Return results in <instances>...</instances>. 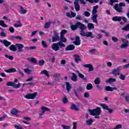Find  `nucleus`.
<instances>
[{
    "instance_id": "nucleus-1",
    "label": "nucleus",
    "mask_w": 129,
    "mask_h": 129,
    "mask_svg": "<svg viewBox=\"0 0 129 129\" xmlns=\"http://www.w3.org/2000/svg\"><path fill=\"white\" fill-rule=\"evenodd\" d=\"M59 40V41L57 43H53L51 46L52 50L55 52L59 51L60 49H62V48H63L66 46L64 43H67V38H66L64 36H60Z\"/></svg>"
},
{
    "instance_id": "nucleus-2",
    "label": "nucleus",
    "mask_w": 129,
    "mask_h": 129,
    "mask_svg": "<svg viewBox=\"0 0 129 129\" xmlns=\"http://www.w3.org/2000/svg\"><path fill=\"white\" fill-rule=\"evenodd\" d=\"M97 9H98V5H96L93 7L92 10L93 16L92 17L93 23H95L96 25H98V21H97V17H98V16L96 14L97 13Z\"/></svg>"
},
{
    "instance_id": "nucleus-3",
    "label": "nucleus",
    "mask_w": 129,
    "mask_h": 129,
    "mask_svg": "<svg viewBox=\"0 0 129 129\" xmlns=\"http://www.w3.org/2000/svg\"><path fill=\"white\" fill-rule=\"evenodd\" d=\"M89 111L91 115H92L93 116H97L98 115H100L101 113V109L99 107H97L96 109H89Z\"/></svg>"
},
{
    "instance_id": "nucleus-4",
    "label": "nucleus",
    "mask_w": 129,
    "mask_h": 129,
    "mask_svg": "<svg viewBox=\"0 0 129 129\" xmlns=\"http://www.w3.org/2000/svg\"><path fill=\"white\" fill-rule=\"evenodd\" d=\"M122 7H125V4L122 2H120L119 4H115L114 7V10L117 12V13H123V10L122 9Z\"/></svg>"
},
{
    "instance_id": "nucleus-5",
    "label": "nucleus",
    "mask_w": 129,
    "mask_h": 129,
    "mask_svg": "<svg viewBox=\"0 0 129 129\" xmlns=\"http://www.w3.org/2000/svg\"><path fill=\"white\" fill-rule=\"evenodd\" d=\"M121 20H122V21H123V22L125 23L127 22V19H126V18L123 16H114L112 18V20L113 22H121Z\"/></svg>"
},
{
    "instance_id": "nucleus-6",
    "label": "nucleus",
    "mask_w": 129,
    "mask_h": 129,
    "mask_svg": "<svg viewBox=\"0 0 129 129\" xmlns=\"http://www.w3.org/2000/svg\"><path fill=\"white\" fill-rule=\"evenodd\" d=\"M60 40V37H59V33L56 31H53V36L52 38V42L54 43V42H58Z\"/></svg>"
},
{
    "instance_id": "nucleus-7",
    "label": "nucleus",
    "mask_w": 129,
    "mask_h": 129,
    "mask_svg": "<svg viewBox=\"0 0 129 129\" xmlns=\"http://www.w3.org/2000/svg\"><path fill=\"white\" fill-rule=\"evenodd\" d=\"M37 96V93H29L25 96L26 99H35Z\"/></svg>"
},
{
    "instance_id": "nucleus-8",
    "label": "nucleus",
    "mask_w": 129,
    "mask_h": 129,
    "mask_svg": "<svg viewBox=\"0 0 129 129\" xmlns=\"http://www.w3.org/2000/svg\"><path fill=\"white\" fill-rule=\"evenodd\" d=\"M79 29L80 30H81L80 35H81V36H82L83 37H84L85 36V34H86L85 32H84V29H86V28L85 27V25L82 23V24H81V26L79 27Z\"/></svg>"
},
{
    "instance_id": "nucleus-9",
    "label": "nucleus",
    "mask_w": 129,
    "mask_h": 129,
    "mask_svg": "<svg viewBox=\"0 0 129 129\" xmlns=\"http://www.w3.org/2000/svg\"><path fill=\"white\" fill-rule=\"evenodd\" d=\"M82 24V23H81L80 22H78L76 23V25H71V29L72 31H76L78 28H80Z\"/></svg>"
},
{
    "instance_id": "nucleus-10",
    "label": "nucleus",
    "mask_w": 129,
    "mask_h": 129,
    "mask_svg": "<svg viewBox=\"0 0 129 129\" xmlns=\"http://www.w3.org/2000/svg\"><path fill=\"white\" fill-rule=\"evenodd\" d=\"M112 74L115 76H119L120 75V67H118L117 68L113 70L112 71Z\"/></svg>"
},
{
    "instance_id": "nucleus-11",
    "label": "nucleus",
    "mask_w": 129,
    "mask_h": 129,
    "mask_svg": "<svg viewBox=\"0 0 129 129\" xmlns=\"http://www.w3.org/2000/svg\"><path fill=\"white\" fill-rule=\"evenodd\" d=\"M75 6V9L76 12H79L80 11V5H79V0H75L74 2Z\"/></svg>"
},
{
    "instance_id": "nucleus-12",
    "label": "nucleus",
    "mask_w": 129,
    "mask_h": 129,
    "mask_svg": "<svg viewBox=\"0 0 129 129\" xmlns=\"http://www.w3.org/2000/svg\"><path fill=\"white\" fill-rule=\"evenodd\" d=\"M41 110H42V113L39 114V117L40 118H42V116L44 115V113H45V111H49L50 109L49 108L42 106L41 108Z\"/></svg>"
},
{
    "instance_id": "nucleus-13",
    "label": "nucleus",
    "mask_w": 129,
    "mask_h": 129,
    "mask_svg": "<svg viewBox=\"0 0 129 129\" xmlns=\"http://www.w3.org/2000/svg\"><path fill=\"white\" fill-rule=\"evenodd\" d=\"M0 43H2L5 46V47H9L10 45H12V42L7 40H2L0 39Z\"/></svg>"
},
{
    "instance_id": "nucleus-14",
    "label": "nucleus",
    "mask_w": 129,
    "mask_h": 129,
    "mask_svg": "<svg viewBox=\"0 0 129 129\" xmlns=\"http://www.w3.org/2000/svg\"><path fill=\"white\" fill-rule=\"evenodd\" d=\"M74 44L76 46H79L81 44V40H80V37L79 36H76L75 41H74Z\"/></svg>"
},
{
    "instance_id": "nucleus-15",
    "label": "nucleus",
    "mask_w": 129,
    "mask_h": 129,
    "mask_svg": "<svg viewBox=\"0 0 129 129\" xmlns=\"http://www.w3.org/2000/svg\"><path fill=\"white\" fill-rule=\"evenodd\" d=\"M73 57H75V61L78 63L80 62H82V59L80 58V56L78 54H74Z\"/></svg>"
},
{
    "instance_id": "nucleus-16",
    "label": "nucleus",
    "mask_w": 129,
    "mask_h": 129,
    "mask_svg": "<svg viewBox=\"0 0 129 129\" xmlns=\"http://www.w3.org/2000/svg\"><path fill=\"white\" fill-rule=\"evenodd\" d=\"M75 49V46L73 44H70L68 45L66 48V51H73V50Z\"/></svg>"
},
{
    "instance_id": "nucleus-17",
    "label": "nucleus",
    "mask_w": 129,
    "mask_h": 129,
    "mask_svg": "<svg viewBox=\"0 0 129 129\" xmlns=\"http://www.w3.org/2000/svg\"><path fill=\"white\" fill-rule=\"evenodd\" d=\"M16 46L18 48L19 52H23L24 51L23 48H24V46L22 44L17 43Z\"/></svg>"
},
{
    "instance_id": "nucleus-18",
    "label": "nucleus",
    "mask_w": 129,
    "mask_h": 129,
    "mask_svg": "<svg viewBox=\"0 0 129 129\" xmlns=\"http://www.w3.org/2000/svg\"><path fill=\"white\" fill-rule=\"evenodd\" d=\"M128 40H127L124 43H123V44H122L120 47V48H121V49H125L126 48H127V47H128Z\"/></svg>"
},
{
    "instance_id": "nucleus-19",
    "label": "nucleus",
    "mask_w": 129,
    "mask_h": 129,
    "mask_svg": "<svg viewBox=\"0 0 129 129\" xmlns=\"http://www.w3.org/2000/svg\"><path fill=\"white\" fill-rule=\"evenodd\" d=\"M116 89H117L116 88H112L110 86H105V90L106 91H113V90H116Z\"/></svg>"
},
{
    "instance_id": "nucleus-20",
    "label": "nucleus",
    "mask_w": 129,
    "mask_h": 129,
    "mask_svg": "<svg viewBox=\"0 0 129 129\" xmlns=\"http://www.w3.org/2000/svg\"><path fill=\"white\" fill-rule=\"evenodd\" d=\"M4 71L7 73H15V72H17V70L13 68L10 69L9 70H5Z\"/></svg>"
},
{
    "instance_id": "nucleus-21",
    "label": "nucleus",
    "mask_w": 129,
    "mask_h": 129,
    "mask_svg": "<svg viewBox=\"0 0 129 129\" xmlns=\"http://www.w3.org/2000/svg\"><path fill=\"white\" fill-rule=\"evenodd\" d=\"M77 72L80 78H81V79H83V80H84L85 81H86L87 80V78H86V77H85L83 74H81L80 72H79V71H77Z\"/></svg>"
},
{
    "instance_id": "nucleus-22",
    "label": "nucleus",
    "mask_w": 129,
    "mask_h": 129,
    "mask_svg": "<svg viewBox=\"0 0 129 129\" xmlns=\"http://www.w3.org/2000/svg\"><path fill=\"white\" fill-rule=\"evenodd\" d=\"M10 38L12 40H19L20 41H22L23 40V38L20 36H11Z\"/></svg>"
},
{
    "instance_id": "nucleus-23",
    "label": "nucleus",
    "mask_w": 129,
    "mask_h": 129,
    "mask_svg": "<svg viewBox=\"0 0 129 129\" xmlns=\"http://www.w3.org/2000/svg\"><path fill=\"white\" fill-rule=\"evenodd\" d=\"M72 75L71 80H72V81L74 82H76V81H77V75L74 73H72Z\"/></svg>"
},
{
    "instance_id": "nucleus-24",
    "label": "nucleus",
    "mask_w": 129,
    "mask_h": 129,
    "mask_svg": "<svg viewBox=\"0 0 129 129\" xmlns=\"http://www.w3.org/2000/svg\"><path fill=\"white\" fill-rule=\"evenodd\" d=\"M84 37H87V38L90 37L92 39H93V38H94V36L92 35V32H87V33H86Z\"/></svg>"
},
{
    "instance_id": "nucleus-25",
    "label": "nucleus",
    "mask_w": 129,
    "mask_h": 129,
    "mask_svg": "<svg viewBox=\"0 0 129 129\" xmlns=\"http://www.w3.org/2000/svg\"><path fill=\"white\" fill-rule=\"evenodd\" d=\"M71 109L72 110H76V111H78V110H79V108L75 104H72L71 107Z\"/></svg>"
},
{
    "instance_id": "nucleus-26",
    "label": "nucleus",
    "mask_w": 129,
    "mask_h": 129,
    "mask_svg": "<svg viewBox=\"0 0 129 129\" xmlns=\"http://www.w3.org/2000/svg\"><path fill=\"white\" fill-rule=\"evenodd\" d=\"M115 81H116V79L114 78H109L106 80V83H111L112 82H115Z\"/></svg>"
},
{
    "instance_id": "nucleus-27",
    "label": "nucleus",
    "mask_w": 129,
    "mask_h": 129,
    "mask_svg": "<svg viewBox=\"0 0 129 129\" xmlns=\"http://www.w3.org/2000/svg\"><path fill=\"white\" fill-rule=\"evenodd\" d=\"M28 61H30V62L34 63V64H37V63H38V62H37V59L34 57H30L28 58Z\"/></svg>"
},
{
    "instance_id": "nucleus-28",
    "label": "nucleus",
    "mask_w": 129,
    "mask_h": 129,
    "mask_svg": "<svg viewBox=\"0 0 129 129\" xmlns=\"http://www.w3.org/2000/svg\"><path fill=\"white\" fill-rule=\"evenodd\" d=\"M101 81V80L100 79V78L97 77L96 78L95 80H94V83L96 85H98L99 84H100V82Z\"/></svg>"
},
{
    "instance_id": "nucleus-29",
    "label": "nucleus",
    "mask_w": 129,
    "mask_h": 129,
    "mask_svg": "<svg viewBox=\"0 0 129 129\" xmlns=\"http://www.w3.org/2000/svg\"><path fill=\"white\" fill-rule=\"evenodd\" d=\"M87 27L89 30H94V24L93 23H88Z\"/></svg>"
},
{
    "instance_id": "nucleus-30",
    "label": "nucleus",
    "mask_w": 129,
    "mask_h": 129,
    "mask_svg": "<svg viewBox=\"0 0 129 129\" xmlns=\"http://www.w3.org/2000/svg\"><path fill=\"white\" fill-rule=\"evenodd\" d=\"M19 112L18 111V110H17L16 108H14L11 111V114L13 115H17L18 114V113Z\"/></svg>"
},
{
    "instance_id": "nucleus-31",
    "label": "nucleus",
    "mask_w": 129,
    "mask_h": 129,
    "mask_svg": "<svg viewBox=\"0 0 129 129\" xmlns=\"http://www.w3.org/2000/svg\"><path fill=\"white\" fill-rule=\"evenodd\" d=\"M9 49L11 51H13V52H15V51H17V48L14 44L10 45V46L9 47Z\"/></svg>"
},
{
    "instance_id": "nucleus-32",
    "label": "nucleus",
    "mask_w": 129,
    "mask_h": 129,
    "mask_svg": "<svg viewBox=\"0 0 129 129\" xmlns=\"http://www.w3.org/2000/svg\"><path fill=\"white\" fill-rule=\"evenodd\" d=\"M93 88V85L91 83H89L87 85L86 89L87 90H91Z\"/></svg>"
},
{
    "instance_id": "nucleus-33",
    "label": "nucleus",
    "mask_w": 129,
    "mask_h": 129,
    "mask_svg": "<svg viewBox=\"0 0 129 129\" xmlns=\"http://www.w3.org/2000/svg\"><path fill=\"white\" fill-rule=\"evenodd\" d=\"M41 44L43 47V48H48V44H47V42L44 40H42Z\"/></svg>"
},
{
    "instance_id": "nucleus-34",
    "label": "nucleus",
    "mask_w": 129,
    "mask_h": 129,
    "mask_svg": "<svg viewBox=\"0 0 129 129\" xmlns=\"http://www.w3.org/2000/svg\"><path fill=\"white\" fill-rule=\"evenodd\" d=\"M100 106L102 107L103 109H105V110L108 109V106L106 105L105 103L101 104Z\"/></svg>"
},
{
    "instance_id": "nucleus-35",
    "label": "nucleus",
    "mask_w": 129,
    "mask_h": 129,
    "mask_svg": "<svg viewBox=\"0 0 129 129\" xmlns=\"http://www.w3.org/2000/svg\"><path fill=\"white\" fill-rule=\"evenodd\" d=\"M41 73H42V74H44V75H45V76H46L47 77H49L50 76V75H49V73L46 70H44L41 71Z\"/></svg>"
},
{
    "instance_id": "nucleus-36",
    "label": "nucleus",
    "mask_w": 129,
    "mask_h": 129,
    "mask_svg": "<svg viewBox=\"0 0 129 129\" xmlns=\"http://www.w3.org/2000/svg\"><path fill=\"white\" fill-rule=\"evenodd\" d=\"M0 26L3 27V28H7L8 27V25L5 24V21H4V20H0Z\"/></svg>"
},
{
    "instance_id": "nucleus-37",
    "label": "nucleus",
    "mask_w": 129,
    "mask_h": 129,
    "mask_svg": "<svg viewBox=\"0 0 129 129\" xmlns=\"http://www.w3.org/2000/svg\"><path fill=\"white\" fill-rule=\"evenodd\" d=\"M51 26V22H46L44 26V29H49Z\"/></svg>"
},
{
    "instance_id": "nucleus-38",
    "label": "nucleus",
    "mask_w": 129,
    "mask_h": 129,
    "mask_svg": "<svg viewBox=\"0 0 129 129\" xmlns=\"http://www.w3.org/2000/svg\"><path fill=\"white\" fill-rule=\"evenodd\" d=\"M66 84L67 90L69 92L70 91V89L72 88L71 85L69 82L66 83Z\"/></svg>"
},
{
    "instance_id": "nucleus-39",
    "label": "nucleus",
    "mask_w": 129,
    "mask_h": 129,
    "mask_svg": "<svg viewBox=\"0 0 129 129\" xmlns=\"http://www.w3.org/2000/svg\"><path fill=\"white\" fill-rule=\"evenodd\" d=\"M86 124L88 125H91L92 124V122H93V120L91 118L86 121Z\"/></svg>"
},
{
    "instance_id": "nucleus-40",
    "label": "nucleus",
    "mask_w": 129,
    "mask_h": 129,
    "mask_svg": "<svg viewBox=\"0 0 129 129\" xmlns=\"http://www.w3.org/2000/svg\"><path fill=\"white\" fill-rule=\"evenodd\" d=\"M122 31H126V32H128L129 31V24H127L125 27L122 28Z\"/></svg>"
},
{
    "instance_id": "nucleus-41",
    "label": "nucleus",
    "mask_w": 129,
    "mask_h": 129,
    "mask_svg": "<svg viewBox=\"0 0 129 129\" xmlns=\"http://www.w3.org/2000/svg\"><path fill=\"white\" fill-rule=\"evenodd\" d=\"M113 3H118V0H110L109 5L110 6H113Z\"/></svg>"
},
{
    "instance_id": "nucleus-42",
    "label": "nucleus",
    "mask_w": 129,
    "mask_h": 129,
    "mask_svg": "<svg viewBox=\"0 0 129 129\" xmlns=\"http://www.w3.org/2000/svg\"><path fill=\"white\" fill-rule=\"evenodd\" d=\"M17 73L20 74V76H21V77H25V74L23 73V71H21V70H18Z\"/></svg>"
},
{
    "instance_id": "nucleus-43",
    "label": "nucleus",
    "mask_w": 129,
    "mask_h": 129,
    "mask_svg": "<svg viewBox=\"0 0 129 129\" xmlns=\"http://www.w3.org/2000/svg\"><path fill=\"white\" fill-rule=\"evenodd\" d=\"M44 63H45V60H44V59L40 60L38 61V64L39 66H43V65H44Z\"/></svg>"
},
{
    "instance_id": "nucleus-44",
    "label": "nucleus",
    "mask_w": 129,
    "mask_h": 129,
    "mask_svg": "<svg viewBox=\"0 0 129 129\" xmlns=\"http://www.w3.org/2000/svg\"><path fill=\"white\" fill-rule=\"evenodd\" d=\"M86 1L90 3V4H93V2H94L95 4H97V3L99 2V0H86Z\"/></svg>"
},
{
    "instance_id": "nucleus-45",
    "label": "nucleus",
    "mask_w": 129,
    "mask_h": 129,
    "mask_svg": "<svg viewBox=\"0 0 129 129\" xmlns=\"http://www.w3.org/2000/svg\"><path fill=\"white\" fill-rule=\"evenodd\" d=\"M7 86H13L14 87V85H15V83L13 82H9L6 84Z\"/></svg>"
},
{
    "instance_id": "nucleus-46",
    "label": "nucleus",
    "mask_w": 129,
    "mask_h": 129,
    "mask_svg": "<svg viewBox=\"0 0 129 129\" xmlns=\"http://www.w3.org/2000/svg\"><path fill=\"white\" fill-rule=\"evenodd\" d=\"M62 102L64 103V104H66L67 103H68V99L67 97H64L62 99Z\"/></svg>"
},
{
    "instance_id": "nucleus-47",
    "label": "nucleus",
    "mask_w": 129,
    "mask_h": 129,
    "mask_svg": "<svg viewBox=\"0 0 129 129\" xmlns=\"http://www.w3.org/2000/svg\"><path fill=\"white\" fill-rule=\"evenodd\" d=\"M67 33V30L63 29L60 32V36H64Z\"/></svg>"
},
{
    "instance_id": "nucleus-48",
    "label": "nucleus",
    "mask_w": 129,
    "mask_h": 129,
    "mask_svg": "<svg viewBox=\"0 0 129 129\" xmlns=\"http://www.w3.org/2000/svg\"><path fill=\"white\" fill-rule=\"evenodd\" d=\"M119 128H122V125L121 124H117L115 127H114L113 129H119Z\"/></svg>"
},
{
    "instance_id": "nucleus-49",
    "label": "nucleus",
    "mask_w": 129,
    "mask_h": 129,
    "mask_svg": "<svg viewBox=\"0 0 129 129\" xmlns=\"http://www.w3.org/2000/svg\"><path fill=\"white\" fill-rule=\"evenodd\" d=\"M21 11L22 12V14L25 15V14H27V10H25L24 9V7H21Z\"/></svg>"
},
{
    "instance_id": "nucleus-50",
    "label": "nucleus",
    "mask_w": 129,
    "mask_h": 129,
    "mask_svg": "<svg viewBox=\"0 0 129 129\" xmlns=\"http://www.w3.org/2000/svg\"><path fill=\"white\" fill-rule=\"evenodd\" d=\"M119 75L120 76L119 77V78H120L121 80H124V79H125V76L122 75V74H121Z\"/></svg>"
},
{
    "instance_id": "nucleus-51",
    "label": "nucleus",
    "mask_w": 129,
    "mask_h": 129,
    "mask_svg": "<svg viewBox=\"0 0 129 129\" xmlns=\"http://www.w3.org/2000/svg\"><path fill=\"white\" fill-rule=\"evenodd\" d=\"M24 72H25V73H27V74H30V73H31V71L28 68H26L24 69Z\"/></svg>"
},
{
    "instance_id": "nucleus-52",
    "label": "nucleus",
    "mask_w": 129,
    "mask_h": 129,
    "mask_svg": "<svg viewBox=\"0 0 129 129\" xmlns=\"http://www.w3.org/2000/svg\"><path fill=\"white\" fill-rule=\"evenodd\" d=\"M9 31L10 33L14 34V33H15V28H14L13 27H11L9 28Z\"/></svg>"
},
{
    "instance_id": "nucleus-53",
    "label": "nucleus",
    "mask_w": 129,
    "mask_h": 129,
    "mask_svg": "<svg viewBox=\"0 0 129 129\" xmlns=\"http://www.w3.org/2000/svg\"><path fill=\"white\" fill-rule=\"evenodd\" d=\"M6 58H8L10 59V60H14V56H9V55L6 54L5 55Z\"/></svg>"
},
{
    "instance_id": "nucleus-54",
    "label": "nucleus",
    "mask_w": 129,
    "mask_h": 129,
    "mask_svg": "<svg viewBox=\"0 0 129 129\" xmlns=\"http://www.w3.org/2000/svg\"><path fill=\"white\" fill-rule=\"evenodd\" d=\"M84 96L85 98H88V97H90V95L89 94V93L85 92L84 93Z\"/></svg>"
},
{
    "instance_id": "nucleus-55",
    "label": "nucleus",
    "mask_w": 129,
    "mask_h": 129,
    "mask_svg": "<svg viewBox=\"0 0 129 129\" xmlns=\"http://www.w3.org/2000/svg\"><path fill=\"white\" fill-rule=\"evenodd\" d=\"M61 126L63 129H70V126L66 125L64 124H62Z\"/></svg>"
},
{
    "instance_id": "nucleus-56",
    "label": "nucleus",
    "mask_w": 129,
    "mask_h": 129,
    "mask_svg": "<svg viewBox=\"0 0 129 129\" xmlns=\"http://www.w3.org/2000/svg\"><path fill=\"white\" fill-rule=\"evenodd\" d=\"M84 15L85 17H90V13H89L88 11H85L84 12Z\"/></svg>"
},
{
    "instance_id": "nucleus-57",
    "label": "nucleus",
    "mask_w": 129,
    "mask_h": 129,
    "mask_svg": "<svg viewBox=\"0 0 129 129\" xmlns=\"http://www.w3.org/2000/svg\"><path fill=\"white\" fill-rule=\"evenodd\" d=\"M14 127H15V128H17V129H24V128H23V127H22V126L18 125H15Z\"/></svg>"
},
{
    "instance_id": "nucleus-58",
    "label": "nucleus",
    "mask_w": 129,
    "mask_h": 129,
    "mask_svg": "<svg viewBox=\"0 0 129 129\" xmlns=\"http://www.w3.org/2000/svg\"><path fill=\"white\" fill-rule=\"evenodd\" d=\"M112 40L113 41V42H118V38L114 37V36H113L112 37Z\"/></svg>"
},
{
    "instance_id": "nucleus-59",
    "label": "nucleus",
    "mask_w": 129,
    "mask_h": 129,
    "mask_svg": "<svg viewBox=\"0 0 129 129\" xmlns=\"http://www.w3.org/2000/svg\"><path fill=\"white\" fill-rule=\"evenodd\" d=\"M20 85H21V84H20V83L17 84H16L14 83V85L13 86V87H14L15 88H19Z\"/></svg>"
},
{
    "instance_id": "nucleus-60",
    "label": "nucleus",
    "mask_w": 129,
    "mask_h": 129,
    "mask_svg": "<svg viewBox=\"0 0 129 129\" xmlns=\"http://www.w3.org/2000/svg\"><path fill=\"white\" fill-rule=\"evenodd\" d=\"M125 100L126 101L127 103H129V95L125 96Z\"/></svg>"
},
{
    "instance_id": "nucleus-61",
    "label": "nucleus",
    "mask_w": 129,
    "mask_h": 129,
    "mask_svg": "<svg viewBox=\"0 0 129 129\" xmlns=\"http://www.w3.org/2000/svg\"><path fill=\"white\" fill-rule=\"evenodd\" d=\"M23 119H25V120H27L28 121H30V120H31V118L27 116L23 117Z\"/></svg>"
},
{
    "instance_id": "nucleus-62",
    "label": "nucleus",
    "mask_w": 129,
    "mask_h": 129,
    "mask_svg": "<svg viewBox=\"0 0 129 129\" xmlns=\"http://www.w3.org/2000/svg\"><path fill=\"white\" fill-rule=\"evenodd\" d=\"M73 129H77V122H73Z\"/></svg>"
},
{
    "instance_id": "nucleus-63",
    "label": "nucleus",
    "mask_w": 129,
    "mask_h": 129,
    "mask_svg": "<svg viewBox=\"0 0 129 129\" xmlns=\"http://www.w3.org/2000/svg\"><path fill=\"white\" fill-rule=\"evenodd\" d=\"M91 64L89 63V64H84L83 66L85 68H89L90 67V66H91Z\"/></svg>"
},
{
    "instance_id": "nucleus-64",
    "label": "nucleus",
    "mask_w": 129,
    "mask_h": 129,
    "mask_svg": "<svg viewBox=\"0 0 129 129\" xmlns=\"http://www.w3.org/2000/svg\"><path fill=\"white\" fill-rule=\"evenodd\" d=\"M1 37H7V34H6V33L4 32H1Z\"/></svg>"
}]
</instances>
